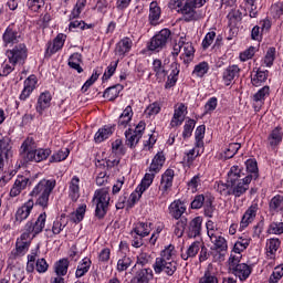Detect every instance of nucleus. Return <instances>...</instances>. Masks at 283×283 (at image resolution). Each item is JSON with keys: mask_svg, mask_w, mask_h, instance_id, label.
<instances>
[{"mask_svg": "<svg viewBox=\"0 0 283 283\" xmlns=\"http://www.w3.org/2000/svg\"><path fill=\"white\" fill-rule=\"evenodd\" d=\"M55 187V179L40 180L30 192L31 198H36L35 206L48 209L50 205V196L52 195V191H54ZM32 209H34V199H29L24 205L18 208L15 212V222L21 224L23 220H28V218H30V213H32Z\"/></svg>", "mask_w": 283, "mask_h": 283, "instance_id": "1", "label": "nucleus"}, {"mask_svg": "<svg viewBox=\"0 0 283 283\" xmlns=\"http://www.w3.org/2000/svg\"><path fill=\"white\" fill-rule=\"evenodd\" d=\"M165 153L159 151L155 155L148 172L145 174L144 178L142 179L140 185L136 188V192L138 193L139 198L151 187L154 179L156 178V174L160 172V169H163V165H165Z\"/></svg>", "mask_w": 283, "mask_h": 283, "instance_id": "2", "label": "nucleus"}, {"mask_svg": "<svg viewBox=\"0 0 283 283\" xmlns=\"http://www.w3.org/2000/svg\"><path fill=\"white\" fill-rule=\"evenodd\" d=\"M206 227L208 237L212 243V247L210 248L211 251H217V253H219V258H224V253L229 251V243H227V239L222 237V232L213 221L209 220L206 223Z\"/></svg>", "mask_w": 283, "mask_h": 283, "instance_id": "3", "label": "nucleus"}, {"mask_svg": "<svg viewBox=\"0 0 283 283\" xmlns=\"http://www.w3.org/2000/svg\"><path fill=\"white\" fill-rule=\"evenodd\" d=\"M94 200H96L95 216L99 220H103L107 216V208L109 207V190L101 189L95 193Z\"/></svg>", "mask_w": 283, "mask_h": 283, "instance_id": "4", "label": "nucleus"}, {"mask_svg": "<svg viewBox=\"0 0 283 283\" xmlns=\"http://www.w3.org/2000/svg\"><path fill=\"white\" fill-rule=\"evenodd\" d=\"M171 36V30L169 29H163L157 34H155L149 43H148V50L150 52H160V50H164V48H167V43L169 42V39Z\"/></svg>", "mask_w": 283, "mask_h": 283, "instance_id": "5", "label": "nucleus"}, {"mask_svg": "<svg viewBox=\"0 0 283 283\" xmlns=\"http://www.w3.org/2000/svg\"><path fill=\"white\" fill-rule=\"evenodd\" d=\"M7 56L11 65H17V63L23 65L28 59V46L25 43L20 42L15 44L11 50L7 51Z\"/></svg>", "mask_w": 283, "mask_h": 283, "instance_id": "6", "label": "nucleus"}, {"mask_svg": "<svg viewBox=\"0 0 283 283\" xmlns=\"http://www.w3.org/2000/svg\"><path fill=\"white\" fill-rule=\"evenodd\" d=\"M2 41L6 48H8V45H17L23 41V32H21L19 25L11 23L2 34Z\"/></svg>", "mask_w": 283, "mask_h": 283, "instance_id": "7", "label": "nucleus"}, {"mask_svg": "<svg viewBox=\"0 0 283 283\" xmlns=\"http://www.w3.org/2000/svg\"><path fill=\"white\" fill-rule=\"evenodd\" d=\"M147 124L145 122H139L135 129L128 128L125 132V138H126V145L127 147H130V149H134L136 145L140 142V138H143V134H145V127Z\"/></svg>", "mask_w": 283, "mask_h": 283, "instance_id": "8", "label": "nucleus"}, {"mask_svg": "<svg viewBox=\"0 0 283 283\" xmlns=\"http://www.w3.org/2000/svg\"><path fill=\"white\" fill-rule=\"evenodd\" d=\"M153 269L157 275H160V273H166V275L171 276L174 273H176V271H178V262L156 259Z\"/></svg>", "mask_w": 283, "mask_h": 283, "instance_id": "9", "label": "nucleus"}, {"mask_svg": "<svg viewBox=\"0 0 283 283\" xmlns=\"http://www.w3.org/2000/svg\"><path fill=\"white\" fill-rule=\"evenodd\" d=\"M230 184L231 196L240 198L249 191V185H251V177H244L241 179H234V181H228Z\"/></svg>", "mask_w": 283, "mask_h": 283, "instance_id": "10", "label": "nucleus"}, {"mask_svg": "<svg viewBox=\"0 0 283 283\" xmlns=\"http://www.w3.org/2000/svg\"><path fill=\"white\" fill-rule=\"evenodd\" d=\"M48 220V214L45 212H42L39 214L38 219L35 221H28L24 226V231H32L33 238H36L39 233L43 232V229H45V221Z\"/></svg>", "mask_w": 283, "mask_h": 283, "instance_id": "11", "label": "nucleus"}, {"mask_svg": "<svg viewBox=\"0 0 283 283\" xmlns=\"http://www.w3.org/2000/svg\"><path fill=\"white\" fill-rule=\"evenodd\" d=\"M181 45V56L186 65H189L190 62L193 61V56L196 54V49H193V43L187 41V38H180Z\"/></svg>", "mask_w": 283, "mask_h": 283, "instance_id": "12", "label": "nucleus"}, {"mask_svg": "<svg viewBox=\"0 0 283 283\" xmlns=\"http://www.w3.org/2000/svg\"><path fill=\"white\" fill-rule=\"evenodd\" d=\"M178 6H182V2L185 1L184 8L181 9L182 14H196V8H202L205 3L209 0H177Z\"/></svg>", "mask_w": 283, "mask_h": 283, "instance_id": "13", "label": "nucleus"}, {"mask_svg": "<svg viewBox=\"0 0 283 283\" xmlns=\"http://www.w3.org/2000/svg\"><path fill=\"white\" fill-rule=\"evenodd\" d=\"M28 185H32V181H30V178L25 176H18V178L15 179L10 190V197L17 198V196H21V191H24V189L28 188Z\"/></svg>", "mask_w": 283, "mask_h": 283, "instance_id": "14", "label": "nucleus"}, {"mask_svg": "<svg viewBox=\"0 0 283 283\" xmlns=\"http://www.w3.org/2000/svg\"><path fill=\"white\" fill-rule=\"evenodd\" d=\"M174 170L167 169L165 174L161 176V181L159 186V191H161L163 196H167V192L171 187H174Z\"/></svg>", "mask_w": 283, "mask_h": 283, "instance_id": "15", "label": "nucleus"}, {"mask_svg": "<svg viewBox=\"0 0 283 283\" xmlns=\"http://www.w3.org/2000/svg\"><path fill=\"white\" fill-rule=\"evenodd\" d=\"M201 233H202V218L196 217L188 224L187 235L188 238H200Z\"/></svg>", "mask_w": 283, "mask_h": 283, "instance_id": "16", "label": "nucleus"}, {"mask_svg": "<svg viewBox=\"0 0 283 283\" xmlns=\"http://www.w3.org/2000/svg\"><path fill=\"white\" fill-rule=\"evenodd\" d=\"M258 211H260V206L258 205V201H254L244 212L241 219V227H249V224H251V222L255 220Z\"/></svg>", "mask_w": 283, "mask_h": 283, "instance_id": "17", "label": "nucleus"}, {"mask_svg": "<svg viewBox=\"0 0 283 283\" xmlns=\"http://www.w3.org/2000/svg\"><path fill=\"white\" fill-rule=\"evenodd\" d=\"M31 149L32 142H30V139L24 140L20 148V155L22 156V158H25V163H30L32 160L36 163V150Z\"/></svg>", "mask_w": 283, "mask_h": 283, "instance_id": "18", "label": "nucleus"}, {"mask_svg": "<svg viewBox=\"0 0 283 283\" xmlns=\"http://www.w3.org/2000/svg\"><path fill=\"white\" fill-rule=\"evenodd\" d=\"M187 113V106L185 104H179L175 109L174 116L170 122V127H180L185 123V116Z\"/></svg>", "mask_w": 283, "mask_h": 283, "instance_id": "19", "label": "nucleus"}, {"mask_svg": "<svg viewBox=\"0 0 283 283\" xmlns=\"http://www.w3.org/2000/svg\"><path fill=\"white\" fill-rule=\"evenodd\" d=\"M169 213L175 220H180L185 211H187V206L181 200H175L169 206Z\"/></svg>", "mask_w": 283, "mask_h": 283, "instance_id": "20", "label": "nucleus"}, {"mask_svg": "<svg viewBox=\"0 0 283 283\" xmlns=\"http://www.w3.org/2000/svg\"><path fill=\"white\" fill-rule=\"evenodd\" d=\"M154 277V271L151 269H140L138 270L134 277L130 280V283H149Z\"/></svg>", "mask_w": 283, "mask_h": 283, "instance_id": "21", "label": "nucleus"}, {"mask_svg": "<svg viewBox=\"0 0 283 283\" xmlns=\"http://www.w3.org/2000/svg\"><path fill=\"white\" fill-rule=\"evenodd\" d=\"M231 271L235 277H239L241 282H244L245 280H249L253 269L247 263H241L240 265H235Z\"/></svg>", "mask_w": 283, "mask_h": 283, "instance_id": "22", "label": "nucleus"}, {"mask_svg": "<svg viewBox=\"0 0 283 283\" xmlns=\"http://www.w3.org/2000/svg\"><path fill=\"white\" fill-rule=\"evenodd\" d=\"M134 42L130 38L122 39L115 46V54L118 56H125L132 50Z\"/></svg>", "mask_w": 283, "mask_h": 283, "instance_id": "23", "label": "nucleus"}, {"mask_svg": "<svg viewBox=\"0 0 283 283\" xmlns=\"http://www.w3.org/2000/svg\"><path fill=\"white\" fill-rule=\"evenodd\" d=\"M282 127L276 126L268 136V145H270L272 149H275V147L282 143Z\"/></svg>", "mask_w": 283, "mask_h": 283, "instance_id": "24", "label": "nucleus"}, {"mask_svg": "<svg viewBox=\"0 0 283 283\" xmlns=\"http://www.w3.org/2000/svg\"><path fill=\"white\" fill-rule=\"evenodd\" d=\"M160 14L161 10L158 7L157 2H151L149 8L148 21L150 25H159L160 24Z\"/></svg>", "mask_w": 283, "mask_h": 283, "instance_id": "25", "label": "nucleus"}, {"mask_svg": "<svg viewBox=\"0 0 283 283\" xmlns=\"http://www.w3.org/2000/svg\"><path fill=\"white\" fill-rule=\"evenodd\" d=\"M240 76V67L238 65L228 66L222 74L226 85H231V81Z\"/></svg>", "mask_w": 283, "mask_h": 283, "instance_id": "26", "label": "nucleus"}, {"mask_svg": "<svg viewBox=\"0 0 283 283\" xmlns=\"http://www.w3.org/2000/svg\"><path fill=\"white\" fill-rule=\"evenodd\" d=\"M51 103L52 94H50V92L42 93L38 99L36 112H39V114H43V112L50 107Z\"/></svg>", "mask_w": 283, "mask_h": 283, "instance_id": "27", "label": "nucleus"}, {"mask_svg": "<svg viewBox=\"0 0 283 283\" xmlns=\"http://www.w3.org/2000/svg\"><path fill=\"white\" fill-rule=\"evenodd\" d=\"M201 247H202V241L192 242L186 251L181 252V259L189 260V258H196Z\"/></svg>", "mask_w": 283, "mask_h": 283, "instance_id": "28", "label": "nucleus"}, {"mask_svg": "<svg viewBox=\"0 0 283 283\" xmlns=\"http://www.w3.org/2000/svg\"><path fill=\"white\" fill-rule=\"evenodd\" d=\"M78 182H81L78 177H73L70 182L69 196L73 202H76V200L81 198V188L78 187Z\"/></svg>", "mask_w": 283, "mask_h": 283, "instance_id": "29", "label": "nucleus"}, {"mask_svg": "<svg viewBox=\"0 0 283 283\" xmlns=\"http://www.w3.org/2000/svg\"><path fill=\"white\" fill-rule=\"evenodd\" d=\"M65 45V34L60 33L46 49L48 54H56Z\"/></svg>", "mask_w": 283, "mask_h": 283, "instance_id": "30", "label": "nucleus"}, {"mask_svg": "<svg viewBox=\"0 0 283 283\" xmlns=\"http://www.w3.org/2000/svg\"><path fill=\"white\" fill-rule=\"evenodd\" d=\"M216 198L211 193H206V201L203 202V213L207 218H213L216 206H213Z\"/></svg>", "mask_w": 283, "mask_h": 283, "instance_id": "31", "label": "nucleus"}, {"mask_svg": "<svg viewBox=\"0 0 283 283\" xmlns=\"http://www.w3.org/2000/svg\"><path fill=\"white\" fill-rule=\"evenodd\" d=\"M134 117V111L132 106H127L119 116L118 127L125 128L129 123H132V118Z\"/></svg>", "mask_w": 283, "mask_h": 283, "instance_id": "32", "label": "nucleus"}, {"mask_svg": "<svg viewBox=\"0 0 283 283\" xmlns=\"http://www.w3.org/2000/svg\"><path fill=\"white\" fill-rule=\"evenodd\" d=\"M218 271L213 269V265H209L205 271L203 276L199 280V283H218Z\"/></svg>", "mask_w": 283, "mask_h": 283, "instance_id": "33", "label": "nucleus"}, {"mask_svg": "<svg viewBox=\"0 0 283 283\" xmlns=\"http://www.w3.org/2000/svg\"><path fill=\"white\" fill-rule=\"evenodd\" d=\"M245 167L248 171L245 178H251V180H258L260 176L258 172V161H255V159H248L245 161Z\"/></svg>", "mask_w": 283, "mask_h": 283, "instance_id": "34", "label": "nucleus"}, {"mask_svg": "<svg viewBox=\"0 0 283 283\" xmlns=\"http://www.w3.org/2000/svg\"><path fill=\"white\" fill-rule=\"evenodd\" d=\"M120 92H123V85L116 84L114 86H111L104 91V98H107L108 101H116L118 98Z\"/></svg>", "mask_w": 283, "mask_h": 283, "instance_id": "35", "label": "nucleus"}, {"mask_svg": "<svg viewBox=\"0 0 283 283\" xmlns=\"http://www.w3.org/2000/svg\"><path fill=\"white\" fill-rule=\"evenodd\" d=\"M30 244L31 242H23V241L17 240L15 251L13 252L14 258H22V255L28 253L30 249Z\"/></svg>", "mask_w": 283, "mask_h": 283, "instance_id": "36", "label": "nucleus"}, {"mask_svg": "<svg viewBox=\"0 0 283 283\" xmlns=\"http://www.w3.org/2000/svg\"><path fill=\"white\" fill-rule=\"evenodd\" d=\"M67 269H70V261L62 259L55 263V273L57 276L67 275Z\"/></svg>", "mask_w": 283, "mask_h": 283, "instance_id": "37", "label": "nucleus"}, {"mask_svg": "<svg viewBox=\"0 0 283 283\" xmlns=\"http://www.w3.org/2000/svg\"><path fill=\"white\" fill-rule=\"evenodd\" d=\"M112 134V127L105 126L104 128H99L95 134V143H103V140H107Z\"/></svg>", "mask_w": 283, "mask_h": 283, "instance_id": "38", "label": "nucleus"}, {"mask_svg": "<svg viewBox=\"0 0 283 283\" xmlns=\"http://www.w3.org/2000/svg\"><path fill=\"white\" fill-rule=\"evenodd\" d=\"M87 209V206L81 205L75 212L71 214L72 222H75V224H78L84 218H85V211Z\"/></svg>", "mask_w": 283, "mask_h": 283, "instance_id": "39", "label": "nucleus"}, {"mask_svg": "<svg viewBox=\"0 0 283 283\" xmlns=\"http://www.w3.org/2000/svg\"><path fill=\"white\" fill-rule=\"evenodd\" d=\"M244 178V174H242V169L239 166H232L230 171L228 172V182H235V180H240Z\"/></svg>", "mask_w": 283, "mask_h": 283, "instance_id": "40", "label": "nucleus"}, {"mask_svg": "<svg viewBox=\"0 0 283 283\" xmlns=\"http://www.w3.org/2000/svg\"><path fill=\"white\" fill-rule=\"evenodd\" d=\"M67 156H70V149L69 148L61 149L50 157L49 163H62V160L67 159Z\"/></svg>", "mask_w": 283, "mask_h": 283, "instance_id": "41", "label": "nucleus"}, {"mask_svg": "<svg viewBox=\"0 0 283 283\" xmlns=\"http://www.w3.org/2000/svg\"><path fill=\"white\" fill-rule=\"evenodd\" d=\"M269 86H263L261 90L258 91V93L253 96V101L256 103V105H264V98L269 96Z\"/></svg>", "mask_w": 283, "mask_h": 283, "instance_id": "42", "label": "nucleus"}, {"mask_svg": "<svg viewBox=\"0 0 283 283\" xmlns=\"http://www.w3.org/2000/svg\"><path fill=\"white\" fill-rule=\"evenodd\" d=\"M269 71L264 72V71H258L255 73V75L251 78L252 81V85H254V87H260V85H262V83H264L268 78Z\"/></svg>", "mask_w": 283, "mask_h": 283, "instance_id": "43", "label": "nucleus"}, {"mask_svg": "<svg viewBox=\"0 0 283 283\" xmlns=\"http://www.w3.org/2000/svg\"><path fill=\"white\" fill-rule=\"evenodd\" d=\"M214 189L221 195V196H231V184L227 181V184L219 181L216 184Z\"/></svg>", "mask_w": 283, "mask_h": 283, "instance_id": "44", "label": "nucleus"}, {"mask_svg": "<svg viewBox=\"0 0 283 283\" xmlns=\"http://www.w3.org/2000/svg\"><path fill=\"white\" fill-rule=\"evenodd\" d=\"M241 147H242V145L240 143L229 144L228 148L224 151V157L227 159L233 158V156H235V154H238V151H240Z\"/></svg>", "mask_w": 283, "mask_h": 283, "instance_id": "45", "label": "nucleus"}, {"mask_svg": "<svg viewBox=\"0 0 283 283\" xmlns=\"http://www.w3.org/2000/svg\"><path fill=\"white\" fill-rule=\"evenodd\" d=\"M251 240L239 238V240L234 243L233 251L240 254L242 251H247Z\"/></svg>", "mask_w": 283, "mask_h": 283, "instance_id": "46", "label": "nucleus"}, {"mask_svg": "<svg viewBox=\"0 0 283 283\" xmlns=\"http://www.w3.org/2000/svg\"><path fill=\"white\" fill-rule=\"evenodd\" d=\"M92 264V261L90 259H84L83 262L77 266V270L75 272L76 277H83L87 271H90V266Z\"/></svg>", "mask_w": 283, "mask_h": 283, "instance_id": "47", "label": "nucleus"}, {"mask_svg": "<svg viewBox=\"0 0 283 283\" xmlns=\"http://www.w3.org/2000/svg\"><path fill=\"white\" fill-rule=\"evenodd\" d=\"M195 128H196V120L188 119L184 126L182 138H191V134H193Z\"/></svg>", "mask_w": 283, "mask_h": 283, "instance_id": "48", "label": "nucleus"}, {"mask_svg": "<svg viewBox=\"0 0 283 283\" xmlns=\"http://www.w3.org/2000/svg\"><path fill=\"white\" fill-rule=\"evenodd\" d=\"M28 8L31 12H39L45 8V0H28Z\"/></svg>", "mask_w": 283, "mask_h": 283, "instance_id": "49", "label": "nucleus"}, {"mask_svg": "<svg viewBox=\"0 0 283 283\" xmlns=\"http://www.w3.org/2000/svg\"><path fill=\"white\" fill-rule=\"evenodd\" d=\"M174 251H176V248L170 244L161 251L160 256L156 260H165L166 262L174 261V259H171L174 256Z\"/></svg>", "mask_w": 283, "mask_h": 283, "instance_id": "50", "label": "nucleus"}, {"mask_svg": "<svg viewBox=\"0 0 283 283\" xmlns=\"http://www.w3.org/2000/svg\"><path fill=\"white\" fill-rule=\"evenodd\" d=\"M283 277V264L274 268V271L270 275L269 283H277Z\"/></svg>", "mask_w": 283, "mask_h": 283, "instance_id": "51", "label": "nucleus"}, {"mask_svg": "<svg viewBox=\"0 0 283 283\" xmlns=\"http://www.w3.org/2000/svg\"><path fill=\"white\" fill-rule=\"evenodd\" d=\"M207 72H209V63L207 62H200L193 70V74H196V76H200V78H202Z\"/></svg>", "mask_w": 283, "mask_h": 283, "instance_id": "52", "label": "nucleus"}, {"mask_svg": "<svg viewBox=\"0 0 283 283\" xmlns=\"http://www.w3.org/2000/svg\"><path fill=\"white\" fill-rule=\"evenodd\" d=\"M153 70L156 73V76H167V71L165 70V66H163V61L160 60H154Z\"/></svg>", "mask_w": 283, "mask_h": 283, "instance_id": "53", "label": "nucleus"}, {"mask_svg": "<svg viewBox=\"0 0 283 283\" xmlns=\"http://www.w3.org/2000/svg\"><path fill=\"white\" fill-rule=\"evenodd\" d=\"M282 203H283V196L282 195L274 196L269 203L270 211H277L280 207H282Z\"/></svg>", "mask_w": 283, "mask_h": 283, "instance_id": "54", "label": "nucleus"}, {"mask_svg": "<svg viewBox=\"0 0 283 283\" xmlns=\"http://www.w3.org/2000/svg\"><path fill=\"white\" fill-rule=\"evenodd\" d=\"M128 266H132V258L123 256L117 261V271H119V273L127 271Z\"/></svg>", "mask_w": 283, "mask_h": 283, "instance_id": "55", "label": "nucleus"}, {"mask_svg": "<svg viewBox=\"0 0 283 283\" xmlns=\"http://www.w3.org/2000/svg\"><path fill=\"white\" fill-rule=\"evenodd\" d=\"M206 200L207 195H197L190 203L191 209H202Z\"/></svg>", "mask_w": 283, "mask_h": 283, "instance_id": "56", "label": "nucleus"}, {"mask_svg": "<svg viewBox=\"0 0 283 283\" xmlns=\"http://www.w3.org/2000/svg\"><path fill=\"white\" fill-rule=\"evenodd\" d=\"M98 76H101L98 71H94L92 76L82 86L83 94H85V92H87V90H90L91 85H94V83H96V81H98Z\"/></svg>", "mask_w": 283, "mask_h": 283, "instance_id": "57", "label": "nucleus"}, {"mask_svg": "<svg viewBox=\"0 0 283 283\" xmlns=\"http://www.w3.org/2000/svg\"><path fill=\"white\" fill-rule=\"evenodd\" d=\"M50 154H52V150L48 148L46 149L40 148L35 150V163L48 160V157L50 156Z\"/></svg>", "mask_w": 283, "mask_h": 283, "instance_id": "58", "label": "nucleus"}, {"mask_svg": "<svg viewBox=\"0 0 283 283\" xmlns=\"http://www.w3.org/2000/svg\"><path fill=\"white\" fill-rule=\"evenodd\" d=\"M157 114H160V104L158 102H155L150 104L146 109H145V115L146 116H156Z\"/></svg>", "mask_w": 283, "mask_h": 283, "instance_id": "59", "label": "nucleus"}, {"mask_svg": "<svg viewBox=\"0 0 283 283\" xmlns=\"http://www.w3.org/2000/svg\"><path fill=\"white\" fill-rule=\"evenodd\" d=\"M185 227H187V219H181L176 223L175 235H177V238L185 235Z\"/></svg>", "mask_w": 283, "mask_h": 283, "instance_id": "60", "label": "nucleus"}, {"mask_svg": "<svg viewBox=\"0 0 283 283\" xmlns=\"http://www.w3.org/2000/svg\"><path fill=\"white\" fill-rule=\"evenodd\" d=\"M206 129H207V127L205 125H200L197 127L196 133H195L197 147H200L202 145V139L205 138Z\"/></svg>", "mask_w": 283, "mask_h": 283, "instance_id": "61", "label": "nucleus"}, {"mask_svg": "<svg viewBox=\"0 0 283 283\" xmlns=\"http://www.w3.org/2000/svg\"><path fill=\"white\" fill-rule=\"evenodd\" d=\"M279 249L280 239H270L268 242V253H270V255H275Z\"/></svg>", "mask_w": 283, "mask_h": 283, "instance_id": "62", "label": "nucleus"}, {"mask_svg": "<svg viewBox=\"0 0 283 283\" xmlns=\"http://www.w3.org/2000/svg\"><path fill=\"white\" fill-rule=\"evenodd\" d=\"M275 61V48H270L264 56V64L266 67H271Z\"/></svg>", "mask_w": 283, "mask_h": 283, "instance_id": "63", "label": "nucleus"}, {"mask_svg": "<svg viewBox=\"0 0 283 283\" xmlns=\"http://www.w3.org/2000/svg\"><path fill=\"white\" fill-rule=\"evenodd\" d=\"M269 232L274 235H282L283 233V222H272L269 228Z\"/></svg>", "mask_w": 283, "mask_h": 283, "instance_id": "64", "label": "nucleus"}]
</instances>
